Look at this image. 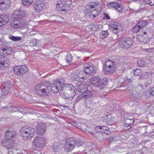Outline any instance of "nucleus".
Returning a JSON list of instances; mask_svg holds the SVG:
<instances>
[{
  "instance_id": "obj_1",
  "label": "nucleus",
  "mask_w": 154,
  "mask_h": 154,
  "mask_svg": "<svg viewBox=\"0 0 154 154\" xmlns=\"http://www.w3.org/2000/svg\"><path fill=\"white\" fill-rule=\"evenodd\" d=\"M64 81L63 79H57L55 80L51 87L49 86H47L41 84H39L36 86V91H39L46 95L50 91L53 93H57L59 91L62 90V86L63 85Z\"/></svg>"
},
{
  "instance_id": "obj_2",
  "label": "nucleus",
  "mask_w": 154,
  "mask_h": 154,
  "mask_svg": "<svg viewBox=\"0 0 154 154\" xmlns=\"http://www.w3.org/2000/svg\"><path fill=\"white\" fill-rule=\"evenodd\" d=\"M76 87L78 92L82 93L76 98L75 101L76 103L79 101L84 100L87 97H90L92 96L91 92L88 90V86L87 85L82 83L79 85H77Z\"/></svg>"
},
{
  "instance_id": "obj_3",
  "label": "nucleus",
  "mask_w": 154,
  "mask_h": 154,
  "mask_svg": "<svg viewBox=\"0 0 154 154\" xmlns=\"http://www.w3.org/2000/svg\"><path fill=\"white\" fill-rule=\"evenodd\" d=\"M117 63L115 61L107 59L103 66V70L106 74H110L116 70Z\"/></svg>"
},
{
  "instance_id": "obj_4",
  "label": "nucleus",
  "mask_w": 154,
  "mask_h": 154,
  "mask_svg": "<svg viewBox=\"0 0 154 154\" xmlns=\"http://www.w3.org/2000/svg\"><path fill=\"white\" fill-rule=\"evenodd\" d=\"M128 94L132 96L134 99H140L143 96V88L142 85H139L134 88L127 91Z\"/></svg>"
},
{
  "instance_id": "obj_5",
  "label": "nucleus",
  "mask_w": 154,
  "mask_h": 154,
  "mask_svg": "<svg viewBox=\"0 0 154 154\" xmlns=\"http://www.w3.org/2000/svg\"><path fill=\"white\" fill-rule=\"evenodd\" d=\"M34 129L31 127H23L20 131L21 136L25 139H30L34 133Z\"/></svg>"
},
{
  "instance_id": "obj_6",
  "label": "nucleus",
  "mask_w": 154,
  "mask_h": 154,
  "mask_svg": "<svg viewBox=\"0 0 154 154\" xmlns=\"http://www.w3.org/2000/svg\"><path fill=\"white\" fill-rule=\"evenodd\" d=\"M57 10L66 12L70 9V5L66 3L65 0H61L57 2L56 5Z\"/></svg>"
},
{
  "instance_id": "obj_7",
  "label": "nucleus",
  "mask_w": 154,
  "mask_h": 154,
  "mask_svg": "<svg viewBox=\"0 0 154 154\" xmlns=\"http://www.w3.org/2000/svg\"><path fill=\"white\" fill-rule=\"evenodd\" d=\"M134 42L133 40L130 37H124L120 42L121 48L127 49L131 47Z\"/></svg>"
},
{
  "instance_id": "obj_8",
  "label": "nucleus",
  "mask_w": 154,
  "mask_h": 154,
  "mask_svg": "<svg viewBox=\"0 0 154 154\" xmlns=\"http://www.w3.org/2000/svg\"><path fill=\"white\" fill-rule=\"evenodd\" d=\"M75 88L73 86L70 85L66 88V92L65 94V98L71 100L75 95Z\"/></svg>"
},
{
  "instance_id": "obj_9",
  "label": "nucleus",
  "mask_w": 154,
  "mask_h": 154,
  "mask_svg": "<svg viewBox=\"0 0 154 154\" xmlns=\"http://www.w3.org/2000/svg\"><path fill=\"white\" fill-rule=\"evenodd\" d=\"M83 70L85 74L89 75H93L95 72L94 66L91 63L85 64Z\"/></svg>"
},
{
  "instance_id": "obj_10",
  "label": "nucleus",
  "mask_w": 154,
  "mask_h": 154,
  "mask_svg": "<svg viewBox=\"0 0 154 154\" xmlns=\"http://www.w3.org/2000/svg\"><path fill=\"white\" fill-rule=\"evenodd\" d=\"M27 67L25 65H17L14 68V71L15 74L20 75L27 72Z\"/></svg>"
},
{
  "instance_id": "obj_11",
  "label": "nucleus",
  "mask_w": 154,
  "mask_h": 154,
  "mask_svg": "<svg viewBox=\"0 0 154 154\" xmlns=\"http://www.w3.org/2000/svg\"><path fill=\"white\" fill-rule=\"evenodd\" d=\"M45 139L41 137H37L33 141V145L37 148H42L45 146Z\"/></svg>"
},
{
  "instance_id": "obj_12",
  "label": "nucleus",
  "mask_w": 154,
  "mask_h": 154,
  "mask_svg": "<svg viewBox=\"0 0 154 154\" xmlns=\"http://www.w3.org/2000/svg\"><path fill=\"white\" fill-rule=\"evenodd\" d=\"M11 87V82L9 81H6L2 84L0 87L2 92V96H5L8 94Z\"/></svg>"
},
{
  "instance_id": "obj_13",
  "label": "nucleus",
  "mask_w": 154,
  "mask_h": 154,
  "mask_svg": "<svg viewBox=\"0 0 154 154\" xmlns=\"http://www.w3.org/2000/svg\"><path fill=\"white\" fill-rule=\"evenodd\" d=\"M24 12L21 10H17L14 11L12 15V18L14 20L21 21L24 16Z\"/></svg>"
},
{
  "instance_id": "obj_14",
  "label": "nucleus",
  "mask_w": 154,
  "mask_h": 154,
  "mask_svg": "<svg viewBox=\"0 0 154 154\" xmlns=\"http://www.w3.org/2000/svg\"><path fill=\"white\" fill-rule=\"evenodd\" d=\"M27 24V22L25 20L21 21L14 20V22L11 23V26L15 28H22L26 27Z\"/></svg>"
},
{
  "instance_id": "obj_15",
  "label": "nucleus",
  "mask_w": 154,
  "mask_h": 154,
  "mask_svg": "<svg viewBox=\"0 0 154 154\" xmlns=\"http://www.w3.org/2000/svg\"><path fill=\"white\" fill-rule=\"evenodd\" d=\"M10 60L6 57L0 58V69H4L8 67L9 64Z\"/></svg>"
},
{
  "instance_id": "obj_16",
  "label": "nucleus",
  "mask_w": 154,
  "mask_h": 154,
  "mask_svg": "<svg viewBox=\"0 0 154 154\" xmlns=\"http://www.w3.org/2000/svg\"><path fill=\"white\" fill-rule=\"evenodd\" d=\"M108 7L110 8H113L116 11L120 12L123 9V7L120 4L116 2H109L108 5Z\"/></svg>"
},
{
  "instance_id": "obj_17",
  "label": "nucleus",
  "mask_w": 154,
  "mask_h": 154,
  "mask_svg": "<svg viewBox=\"0 0 154 154\" xmlns=\"http://www.w3.org/2000/svg\"><path fill=\"white\" fill-rule=\"evenodd\" d=\"M75 142L74 140H69L66 141L65 145L64 148L67 152H71L74 148L75 146Z\"/></svg>"
},
{
  "instance_id": "obj_18",
  "label": "nucleus",
  "mask_w": 154,
  "mask_h": 154,
  "mask_svg": "<svg viewBox=\"0 0 154 154\" xmlns=\"http://www.w3.org/2000/svg\"><path fill=\"white\" fill-rule=\"evenodd\" d=\"M2 144L6 148L11 149L14 146V141L3 139L2 141Z\"/></svg>"
},
{
  "instance_id": "obj_19",
  "label": "nucleus",
  "mask_w": 154,
  "mask_h": 154,
  "mask_svg": "<svg viewBox=\"0 0 154 154\" xmlns=\"http://www.w3.org/2000/svg\"><path fill=\"white\" fill-rule=\"evenodd\" d=\"M16 137V132L14 131L8 130L5 132V139L14 141Z\"/></svg>"
},
{
  "instance_id": "obj_20",
  "label": "nucleus",
  "mask_w": 154,
  "mask_h": 154,
  "mask_svg": "<svg viewBox=\"0 0 154 154\" xmlns=\"http://www.w3.org/2000/svg\"><path fill=\"white\" fill-rule=\"evenodd\" d=\"M74 140L76 142L75 144V146L77 145L78 146V147H79L80 146H81L85 148L88 147V148H89V149H88V150L90 151L92 150L93 145L90 142H87L82 143V142L79 140L76 141L73 140Z\"/></svg>"
},
{
  "instance_id": "obj_21",
  "label": "nucleus",
  "mask_w": 154,
  "mask_h": 154,
  "mask_svg": "<svg viewBox=\"0 0 154 154\" xmlns=\"http://www.w3.org/2000/svg\"><path fill=\"white\" fill-rule=\"evenodd\" d=\"M89 97H87L85 99V104L86 107L88 108L94 109L96 107V103L92 102L91 99H88Z\"/></svg>"
},
{
  "instance_id": "obj_22",
  "label": "nucleus",
  "mask_w": 154,
  "mask_h": 154,
  "mask_svg": "<svg viewBox=\"0 0 154 154\" xmlns=\"http://www.w3.org/2000/svg\"><path fill=\"white\" fill-rule=\"evenodd\" d=\"M62 146L57 145V143H54L53 145L52 149L54 154H63L62 152Z\"/></svg>"
},
{
  "instance_id": "obj_23",
  "label": "nucleus",
  "mask_w": 154,
  "mask_h": 154,
  "mask_svg": "<svg viewBox=\"0 0 154 154\" xmlns=\"http://www.w3.org/2000/svg\"><path fill=\"white\" fill-rule=\"evenodd\" d=\"M110 25L112 29V32L113 33H116V31L120 29L121 27L120 24L116 21L111 22Z\"/></svg>"
},
{
  "instance_id": "obj_24",
  "label": "nucleus",
  "mask_w": 154,
  "mask_h": 154,
  "mask_svg": "<svg viewBox=\"0 0 154 154\" xmlns=\"http://www.w3.org/2000/svg\"><path fill=\"white\" fill-rule=\"evenodd\" d=\"M11 4L10 0H4L3 1H0V9L2 10H4L5 9H7Z\"/></svg>"
},
{
  "instance_id": "obj_25",
  "label": "nucleus",
  "mask_w": 154,
  "mask_h": 154,
  "mask_svg": "<svg viewBox=\"0 0 154 154\" xmlns=\"http://www.w3.org/2000/svg\"><path fill=\"white\" fill-rule=\"evenodd\" d=\"M95 129L98 130V132L105 134L107 135H108L110 133L109 128L106 126H98L96 127Z\"/></svg>"
},
{
  "instance_id": "obj_26",
  "label": "nucleus",
  "mask_w": 154,
  "mask_h": 154,
  "mask_svg": "<svg viewBox=\"0 0 154 154\" xmlns=\"http://www.w3.org/2000/svg\"><path fill=\"white\" fill-rule=\"evenodd\" d=\"M90 82L92 84L98 86H100V79L99 76H95L90 79Z\"/></svg>"
},
{
  "instance_id": "obj_27",
  "label": "nucleus",
  "mask_w": 154,
  "mask_h": 154,
  "mask_svg": "<svg viewBox=\"0 0 154 154\" xmlns=\"http://www.w3.org/2000/svg\"><path fill=\"white\" fill-rule=\"evenodd\" d=\"M36 128L37 134L42 135L45 131V126L44 125L40 123L37 125Z\"/></svg>"
},
{
  "instance_id": "obj_28",
  "label": "nucleus",
  "mask_w": 154,
  "mask_h": 154,
  "mask_svg": "<svg viewBox=\"0 0 154 154\" xmlns=\"http://www.w3.org/2000/svg\"><path fill=\"white\" fill-rule=\"evenodd\" d=\"M44 3L42 1H38L36 2L34 8L35 10L39 12L41 11L44 8Z\"/></svg>"
},
{
  "instance_id": "obj_29",
  "label": "nucleus",
  "mask_w": 154,
  "mask_h": 154,
  "mask_svg": "<svg viewBox=\"0 0 154 154\" xmlns=\"http://www.w3.org/2000/svg\"><path fill=\"white\" fill-rule=\"evenodd\" d=\"M4 54V56H7L11 54L12 48L11 46L2 45Z\"/></svg>"
},
{
  "instance_id": "obj_30",
  "label": "nucleus",
  "mask_w": 154,
  "mask_h": 154,
  "mask_svg": "<svg viewBox=\"0 0 154 154\" xmlns=\"http://www.w3.org/2000/svg\"><path fill=\"white\" fill-rule=\"evenodd\" d=\"M123 121L124 122V126L127 127L130 126L134 122V119L133 117H131L127 119H124V120Z\"/></svg>"
},
{
  "instance_id": "obj_31",
  "label": "nucleus",
  "mask_w": 154,
  "mask_h": 154,
  "mask_svg": "<svg viewBox=\"0 0 154 154\" xmlns=\"http://www.w3.org/2000/svg\"><path fill=\"white\" fill-rule=\"evenodd\" d=\"M95 7L94 5H92L91 4L86 5L85 7V10L84 12L87 15H90V13L91 12L92 9H94Z\"/></svg>"
},
{
  "instance_id": "obj_32",
  "label": "nucleus",
  "mask_w": 154,
  "mask_h": 154,
  "mask_svg": "<svg viewBox=\"0 0 154 154\" xmlns=\"http://www.w3.org/2000/svg\"><path fill=\"white\" fill-rule=\"evenodd\" d=\"M101 11L102 8L101 7L97 9L95 8V9L92 10L90 15H92L93 17H95L99 15Z\"/></svg>"
},
{
  "instance_id": "obj_33",
  "label": "nucleus",
  "mask_w": 154,
  "mask_h": 154,
  "mask_svg": "<svg viewBox=\"0 0 154 154\" xmlns=\"http://www.w3.org/2000/svg\"><path fill=\"white\" fill-rule=\"evenodd\" d=\"M9 20V17L7 15H0V26L2 23L8 22Z\"/></svg>"
},
{
  "instance_id": "obj_34",
  "label": "nucleus",
  "mask_w": 154,
  "mask_h": 154,
  "mask_svg": "<svg viewBox=\"0 0 154 154\" xmlns=\"http://www.w3.org/2000/svg\"><path fill=\"white\" fill-rule=\"evenodd\" d=\"M136 37L138 41L140 42H145L146 41L145 40L146 36H143V34L138 35L136 36Z\"/></svg>"
},
{
  "instance_id": "obj_35",
  "label": "nucleus",
  "mask_w": 154,
  "mask_h": 154,
  "mask_svg": "<svg viewBox=\"0 0 154 154\" xmlns=\"http://www.w3.org/2000/svg\"><path fill=\"white\" fill-rule=\"evenodd\" d=\"M72 124L74 127H77L79 129H82V125L79 122L76 121H73L72 122Z\"/></svg>"
},
{
  "instance_id": "obj_36",
  "label": "nucleus",
  "mask_w": 154,
  "mask_h": 154,
  "mask_svg": "<svg viewBox=\"0 0 154 154\" xmlns=\"http://www.w3.org/2000/svg\"><path fill=\"white\" fill-rule=\"evenodd\" d=\"M137 24L141 29L147 25V22L145 20H141L139 21Z\"/></svg>"
},
{
  "instance_id": "obj_37",
  "label": "nucleus",
  "mask_w": 154,
  "mask_h": 154,
  "mask_svg": "<svg viewBox=\"0 0 154 154\" xmlns=\"http://www.w3.org/2000/svg\"><path fill=\"white\" fill-rule=\"evenodd\" d=\"M33 0H22V3L25 6H29L31 5L33 2Z\"/></svg>"
},
{
  "instance_id": "obj_38",
  "label": "nucleus",
  "mask_w": 154,
  "mask_h": 154,
  "mask_svg": "<svg viewBox=\"0 0 154 154\" xmlns=\"http://www.w3.org/2000/svg\"><path fill=\"white\" fill-rule=\"evenodd\" d=\"M108 31L106 30L103 31L100 34V38L103 39L104 38H106L108 36Z\"/></svg>"
},
{
  "instance_id": "obj_39",
  "label": "nucleus",
  "mask_w": 154,
  "mask_h": 154,
  "mask_svg": "<svg viewBox=\"0 0 154 154\" xmlns=\"http://www.w3.org/2000/svg\"><path fill=\"white\" fill-rule=\"evenodd\" d=\"M66 61L67 63H70L72 60V56L70 53H68L66 57Z\"/></svg>"
},
{
  "instance_id": "obj_40",
  "label": "nucleus",
  "mask_w": 154,
  "mask_h": 154,
  "mask_svg": "<svg viewBox=\"0 0 154 154\" xmlns=\"http://www.w3.org/2000/svg\"><path fill=\"white\" fill-rule=\"evenodd\" d=\"M79 75V73L78 72V73L75 74L73 76L74 78L76 81H80L82 82V79L83 78L82 77L80 76V75Z\"/></svg>"
},
{
  "instance_id": "obj_41",
  "label": "nucleus",
  "mask_w": 154,
  "mask_h": 154,
  "mask_svg": "<svg viewBox=\"0 0 154 154\" xmlns=\"http://www.w3.org/2000/svg\"><path fill=\"white\" fill-rule=\"evenodd\" d=\"M12 41L17 42L21 40V37L19 36H12L9 38Z\"/></svg>"
},
{
  "instance_id": "obj_42",
  "label": "nucleus",
  "mask_w": 154,
  "mask_h": 154,
  "mask_svg": "<svg viewBox=\"0 0 154 154\" xmlns=\"http://www.w3.org/2000/svg\"><path fill=\"white\" fill-rule=\"evenodd\" d=\"M108 81V80L106 78H103L102 79H100V86L106 85Z\"/></svg>"
},
{
  "instance_id": "obj_43",
  "label": "nucleus",
  "mask_w": 154,
  "mask_h": 154,
  "mask_svg": "<svg viewBox=\"0 0 154 154\" xmlns=\"http://www.w3.org/2000/svg\"><path fill=\"white\" fill-rule=\"evenodd\" d=\"M141 29L140 27L138 26V24H137L132 29V31L134 32H137L141 30Z\"/></svg>"
},
{
  "instance_id": "obj_44",
  "label": "nucleus",
  "mask_w": 154,
  "mask_h": 154,
  "mask_svg": "<svg viewBox=\"0 0 154 154\" xmlns=\"http://www.w3.org/2000/svg\"><path fill=\"white\" fill-rule=\"evenodd\" d=\"M138 65L140 66H143L145 64V62L144 61L141 59H139L137 61Z\"/></svg>"
},
{
  "instance_id": "obj_45",
  "label": "nucleus",
  "mask_w": 154,
  "mask_h": 154,
  "mask_svg": "<svg viewBox=\"0 0 154 154\" xmlns=\"http://www.w3.org/2000/svg\"><path fill=\"white\" fill-rule=\"evenodd\" d=\"M142 73L141 70L139 69H136L134 70V73L135 75L138 76Z\"/></svg>"
},
{
  "instance_id": "obj_46",
  "label": "nucleus",
  "mask_w": 154,
  "mask_h": 154,
  "mask_svg": "<svg viewBox=\"0 0 154 154\" xmlns=\"http://www.w3.org/2000/svg\"><path fill=\"white\" fill-rule=\"evenodd\" d=\"M144 95L145 98H147L152 95V93L150 90H149L144 93Z\"/></svg>"
},
{
  "instance_id": "obj_47",
  "label": "nucleus",
  "mask_w": 154,
  "mask_h": 154,
  "mask_svg": "<svg viewBox=\"0 0 154 154\" xmlns=\"http://www.w3.org/2000/svg\"><path fill=\"white\" fill-rule=\"evenodd\" d=\"M140 128L141 132L142 133H145L147 132V126H141Z\"/></svg>"
},
{
  "instance_id": "obj_48",
  "label": "nucleus",
  "mask_w": 154,
  "mask_h": 154,
  "mask_svg": "<svg viewBox=\"0 0 154 154\" xmlns=\"http://www.w3.org/2000/svg\"><path fill=\"white\" fill-rule=\"evenodd\" d=\"M79 75H80V76L82 77L83 78L82 79V82H83V81L85 79V76L84 74H85V72L82 71H80L79 72Z\"/></svg>"
},
{
  "instance_id": "obj_49",
  "label": "nucleus",
  "mask_w": 154,
  "mask_h": 154,
  "mask_svg": "<svg viewBox=\"0 0 154 154\" xmlns=\"http://www.w3.org/2000/svg\"><path fill=\"white\" fill-rule=\"evenodd\" d=\"M111 115H109V116L107 115L105 116L104 117H103L102 118V120L103 121V122H107L108 121H109V118H108V117H110Z\"/></svg>"
},
{
  "instance_id": "obj_50",
  "label": "nucleus",
  "mask_w": 154,
  "mask_h": 154,
  "mask_svg": "<svg viewBox=\"0 0 154 154\" xmlns=\"http://www.w3.org/2000/svg\"><path fill=\"white\" fill-rule=\"evenodd\" d=\"M6 108L7 109V110L9 112H14L15 111L13 109L14 108L12 107L8 106L7 107V106H6Z\"/></svg>"
},
{
  "instance_id": "obj_51",
  "label": "nucleus",
  "mask_w": 154,
  "mask_h": 154,
  "mask_svg": "<svg viewBox=\"0 0 154 154\" xmlns=\"http://www.w3.org/2000/svg\"><path fill=\"white\" fill-rule=\"evenodd\" d=\"M0 56H4V51L2 46L0 48Z\"/></svg>"
},
{
  "instance_id": "obj_52",
  "label": "nucleus",
  "mask_w": 154,
  "mask_h": 154,
  "mask_svg": "<svg viewBox=\"0 0 154 154\" xmlns=\"http://www.w3.org/2000/svg\"><path fill=\"white\" fill-rule=\"evenodd\" d=\"M124 135L123 134H120L118 135L117 137H118L119 139H116V140H121L124 139Z\"/></svg>"
},
{
  "instance_id": "obj_53",
  "label": "nucleus",
  "mask_w": 154,
  "mask_h": 154,
  "mask_svg": "<svg viewBox=\"0 0 154 154\" xmlns=\"http://www.w3.org/2000/svg\"><path fill=\"white\" fill-rule=\"evenodd\" d=\"M152 82L151 80L149 79L147 80V81L146 82L145 86V87H147L149 84H150Z\"/></svg>"
},
{
  "instance_id": "obj_54",
  "label": "nucleus",
  "mask_w": 154,
  "mask_h": 154,
  "mask_svg": "<svg viewBox=\"0 0 154 154\" xmlns=\"http://www.w3.org/2000/svg\"><path fill=\"white\" fill-rule=\"evenodd\" d=\"M124 119L123 120V121L124 120V119H127L131 117V116H128V114L127 113H125L124 115Z\"/></svg>"
},
{
  "instance_id": "obj_55",
  "label": "nucleus",
  "mask_w": 154,
  "mask_h": 154,
  "mask_svg": "<svg viewBox=\"0 0 154 154\" xmlns=\"http://www.w3.org/2000/svg\"><path fill=\"white\" fill-rule=\"evenodd\" d=\"M104 18L105 19L107 20H109L110 19L109 16L106 13L104 14Z\"/></svg>"
},
{
  "instance_id": "obj_56",
  "label": "nucleus",
  "mask_w": 154,
  "mask_h": 154,
  "mask_svg": "<svg viewBox=\"0 0 154 154\" xmlns=\"http://www.w3.org/2000/svg\"><path fill=\"white\" fill-rule=\"evenodd\" d=\"M151 93L152 94V96L154 95V87L152 88H151L150 89Z\"/></svg>"
},
{
  "instance_id": "obj_57",
  "label": "nucleus",
  "mask_w": 154,
  "mask_h": 154,
  "mask_svg": "<svg viewBox=\"0 0 154 154\" xmlns=\"http://www.w3.org/2000/svg\"><path fill=\"white\" fill-rule=\"evenodd\" d=\"M151 0H144V2L146 3L149 4L150 5Z\"/></svg>"
},
{
  "instance_id": "obj_58",
  "label": "nucleus",
  "mask_w": 154,
  "mask_h": 154,
  "mask_svg": "<svg viewBox=\"0 0 154 154\" xmlns=\"http://www.w3.org/2000/svg\"><path fill=\"white\" fill-rule=\"evenodd\" d=\"M150 5L152 6L154 5V0H151Z\"/></svg>"
},
{
  "instance_id": "obj_59",
  "label": "nucleus",
  "mask_w": 154,
  "mask_h": 154,
  "mask_svg": "<svg viewBox=\"0 0 154 154\" xmlns=\"http://www.w3.org/2000/svg\"><path fill=\"white\" fill-rule=\"evenodd\" d=\"M141 34H143V36H146V38L147 37L146 32H142Z\"/></svg>"
},
{
  "instance_id": "obj_60",
  "label": "nucleus",
  "mask_w": 154,
  "mask_h": 154,
  "mask_svg": "<svg viewBox=\"0 0 154 154\" xmlns=\"http://www.w3.org/2000/svg\"><path fill=\"white\" fill-rule=\"evenodd\" d=\"M144 78V77L143 76H141L140 77V79H143V80ZM145 79H146V78H145Z\"/></svg>"
},
{
  "instance_id": "obj_61",
  "label": "nucleus",
  "mask_w": 154,
  "mask_h": 154,
  "mask_svg": "<svg viewBox=\"0 0 154 154\" xmlns=\"http://www.w3.org/2000/svg\"><path fill=\"white\" fill-rule=\"evenodd\" d=\"M17 154H23V153L21 152H20V153H17Z\"/></svg>"
},
{
  "instance_id": "obj_62",
  "label": "nucleus",
  "mask_w": 154,
  "mask_h": 154,
  "mask_svg": "<svg viewBox=\"0 0 154 154\" xmlns=\"http://www.w3.org/2000/svg\"><path fill=\"white\" fill-rule=\"evenodd\" d=\"M152 138H153L154 137V134H153L152 135Z\"/></svg>"
},
{
  "instance_id": "obj_63",
  "label": "nucleus",
  "mask_w": 154,
  "mask_h": 154,
  "mask_svg": "<svg viewBox=\"0 0 154 154\" xmlns=\"http://www.w3.org/2000/svg\"><path fill=\"white\" fill-rule=\"evenodd\" d=\"M103 147L102 148H101L100 150V151H101L102 149H103Z\"/></svg>"
},
{
  "instance_id": "obj_64",
  "label": "nucleus",
  "mask_w": 154,
  "mask_h": 154,
  "mask_svg": "<svg viewBox=\"0 0 154 154\" xmlns=\"http://www.w3.org/2000/svg\"><path fill=\"white\" fill-rule=\"evenodd\" d=\"M96 28L98 27V28H99V27H98V25H97L95 27Z\"/></svg>"
}]
</instances>
